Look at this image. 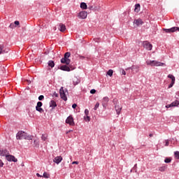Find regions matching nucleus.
I'll return each instance as SVG.
<instances>
[{
  "label": "nucleus",
  "mask_w": 179,
  "mask_h": 179,
  "mask_svg": "<svg viewBox=\"0 0 179 179\" xmlns=\"http://www.w3.org/2000/svg\"><path fill=\"white\" fill-rule=\"evenodd\" d=\"M16 138L19 141H22V139H26L27 141H31L33 139V136L30 135H27V134L23 131H18L16 135Z\"/></svg>",
  "instance_id": "1"
},
{
  "label": "nucleus",
  "mask_w": 179,
  "mask_h": 179,
  "mask_svg": "<svg viewBox=\"0 0 179 179\" xmlns=\"http://www.w3.org/2000/svg\"><path fill=\"white\" fill-rule=\"evenodd\" d=\"M69 57H71V52H66L64 54V57L61 59V63L66 64V65H69L71 64V59H69Z\"/></svg>",
  "instance_id": "2"
},
{
  "label": "nucleus",
  "mask_w": 179,
  "mask_h": 179,
  "mask_svg": "<svg viewBox=\"0 0 179 179\" xmlns=\"http://www.w3.org/2000/svg\"><path fill=\"white\" fill-rule=\"evenodd\" d=\"M147 65H150V66H164L166 64L164 63L157 62L156 60L152 61H147L146 62Z\"/></svg>",
  "instance_id": "3"
},
{
  "label": "nucleus",
  "mask_w": 179,
  "mask_h": 179,
  "mask_svg": "<svg viewBox=\"0 0 179 179\" xmlns=\"http://www.w3.org/2000/svg\"><path fill=\"white\" fill-rule=\"evenodd\" d=\"M59 94L61 99L64 100V101H66L68 100V98L66 97V94H65V90H64V87H62L59 90Z\"/></svg>",
  "instance_id": "4"
},
{
  "label": "nucleus",
  "mask_w": 179,
  "mask_h": 179,
  "mask_svg": "<svg viewBox=\"0 0 179 179\" xmlns=\"http://www.w3.org/2000/svg\"><path fill=\"white\" fill-rule=\"evenodd\" d=\"M41 107H43V103L41 101H38L36 106V111H38V113H44V109L42 108Z\"/></svg>",
  "instance_id": "5"
},
{
  "label": "nucleus",
  "mask_w": 179,
  "mask_h": 179,
  "mask_svg": "<svg viewBox=\"0 0 179 179\" xmlns=\"http://www.w3.org/2000/svg\"><path fill=\"white\" fill-rule=\"evenodd\" d=\"M66 123L69 124V125L71 127H73L75 125V122H73V117H72V115L69 116L66 120Z\"/></svg>",
  "instance_id": "6"
},
{
  "label": "nucleus",
  "mask_w": 179,
  "mask_h": 179,
  "mask_svg": "<svg viewBox=\"0 0 179 179\" xmlns=\"http://www.w3.org/2000/svg\"><path fill=\"white\" fill-rule=\"evenodd\" d=\"M6 159L8 160V162H14V163L17 162V159H16V157H15L13 155H6Z\"/></svg>",
  "instance_id": "7"
},
{
  "label": "nucleus",
  "mask_w": 179,
  "mask_h": 179,
  "mask_svg": "<svg viewBox=\"0 0 179 179\" xmlns=\"http://www.w3.org/2000/svg\"><path fill=\"white\" fill-rule=\"evenodd\" d=\"M168 78H169V79H171V84L169 85V89L173 87V86H174V83H176V77H174V76L169 74L168 75Z\"/></svg>",
  "instance_id": "8"
},
{
  "label": "nucleus",
  "mask_w": 179,
  "mask_h": 179,
  "mask_svg": "<svg viewBox=\"0 0 179 179\" xmlns=\"http://www.w3.org/2000/svg\"><path fill=\"white\" fill-rule=\"evenodd\" d=\"M78 19H86L87 17V12L86 11H80L78 14Z\"/></svg>",
  "instance_id": "9"
},
{
  "label": "nucleus",
  "mask_w": 179,
  "mask_h": 179,
  "mask_svg": "<svg viewBox=\"0 0 179 179\" xmlns=\"http://www.w3.org/2000/svg\"><path fill=\"white\" fill-rule=\"evenodd\" d=\"M143 45L144 47V48H145L146 50H148V51H151L152 48V44H150L149 42L148 41H144L143 43Z\"/></svg>",
  "instance_id": "10"
},
{
  "label": "nucleus",
  "mask_w": 179,
  "mask_h": 179,
  "mask_svg": "<svg viewBox=\"0 0 179 179\" xmlns=\"http://www.w3.org/2000/svg\"><path fill=\"white\" fill-rule=\"evenodd\" d=\"M178 27H173L171 29H164V31L166 33H174V31H177Z\"/></svg>",
  "instance_id": "11"
},
{
  "label": "nucleus",
  "mask_w": 179,
  "mask_h": 179,
  "mask_svg": "<svg viewBox=\"0 0 179 179\" xmlns=\"http://www.w3.org/2000/svg\"><path fill=\"white\" fill-rule=\"evenodd\" d=\"M129 69H131L133 72H135L136 73H138L139 72V66H132L131 67L126 69V71H129Z\"/></svg>",
  "instance_id": "12"
},
{
  "label": "nucleus",
  "mask_w": 179,
  "mask_h": 179,
  "mask_svg": "<svg viewBox=\"0 0 179 179\" xmlns=\"http://www.w3.org/2000/svg\"><path fill=\"white\" fill-rule=\"evenodd\" d=\"M108 101H110V99H108V97L107 96L103 97V99H102L103 107H107V104Z\"/></svg>",
  "instance_id": "13"
},
{
  "label": "nucleus",
  "mask_w": 179,
  "mask_h": 179,
  "mask_svg": "<svg viewBox=\"0 0 179 179\" xmlns=\"http://www.w3.org/2000/svg\"><path fill=\"white\" fill-rule=\"evenodd\" d=\"M54 163H56V164H59L61 162H62V157L58 156L55 157L53 159Z\"/></svg>",
  "instance_id": "14"
},
{
  "label": "nucleus",
  "mask_w": 179,
  "mask_h": 179,
  "mask_svg": "<svg viewBox=\"0 0 179 179\" xmlns=\"http://www.w3.org/2000/svg\"><path fill=\"white\" fill-rule=\"evenodd\" d=\"M134 23L136 26H141V24H143V21L142 20V19L138 18L137 20H135Z\"/></svg>",
  "instance_id": "15"
},
{
  "label": "nucleus",
  "mask_w": 179,
  "mask_h": 179,
  "mask_svg": "<svg viewBox=\"0 0 179 179\" xmlns=\"http://www.w3.org/2000/svg\"><path fill=\"white\" fill-rule=\"evenodd\" d=\"M115 110H116V113H117V115H120V113H121V110H122V107L119 106V105H116L115 106Z\"/></svg>",
  "instance_id": "16"
},
{
  "label": "nucleus",
  "mask_w": 179,
  "mask_h": 179,
  "mask_svg": "<svg viewBox=\"0 0 179 179\" xmlns=\"http://www.w3.org/2000/svg\"><path fill=\"white\" fill-rule=\"evenodd\" d=\"M7 155H9L8 150H0V156H6Z\"/></svg>",
  "instance_id": "17"
},
{
  "label": "nucleus",
  "mask_w": 179,
  "mask_h": 179,
  "mask_svg": "<svg viewBox=\"0 0 179 179\" xmlns=\"http://www.w3.org/2000/svg\"><path fill=\"white\" fill-rule=\"evenodd\" d=\"M59 31H62V33H64V31H65L66 30V27L65 26V24H59Z\"/></svg>",
  "instance_id": "18"
},
{
  "label": "nucleus",
  "mask_w": 179,
  "mask_h": 179,
  "mask_svg": "<svg viewBox=\"0 0 179 179\" xmlns=\"http://www.w3.org/2000/svg\"><path fill=\"white\" fill-rule=\"evenodd\" d=\"M60 69L62 71H66L67 72H69V71H71V69L66 65L62 66L60 67Z\"/></svg>",
  "instance_id": "19"
},
{
  "label": "nucleus",
  "mask_w": 179,
  "mask_h": 179,
  "mask_svg": "<svg viewBox=\"0 0 179 179\" xmlns=\"http://www.w3.org/2000/svg\"><path fill=\"white\" fill-rule=\"evenodd\" d=\"M140 10H141V4H139V3L136 4L134 12H136V13H139Z\"/></svg>",
  "instance_id": "20"
},
{
  "label": "nucleus",
  "mask_w": 179,
  "mask_h": 179,
  "mask_svg": "<svg viewBox=\"0 0 179 179\" xmlns=\"http://www.w3.org/2000/svg\"><path fill=\"white\" fill-rule=\"evenodd\" d=\"M8 50H3V45H0V54H5Z\"/></svg>",
  "instance_id": "21"
},
{
  "label": "nucleus",
  "mask_w": 179,
  "mask_h": 179,
  "mask_svg": "<svg viewBox=\"0 0 179 179\" xmlns=\"http://www.w3.org/2000/svg\"><path fill=\"white\" fill-rule=\"evenodd\" d=\"M48 64V66H50V68H54V66H55V64L52 60H50Z\"/></svg>",
  "instance_id": "22"
},
{
  "label": "nucleus",
  "mask_w": 179,
  "mask_h": 179,
  "mask_svg": "<svg viewBox=\"0 0 179 179\" xmlns=\"http://www.w3.org/2000/svg\"><path fill=\"white\" fill-rule=\"evenodd\" d=\"M172 107H178L179 106V101L178 100L172 102L171 103Z\"/></svg>",
  "instance_id": "23"
},
{
  "label": "nucleus",
  "mask_w": 179,
  "mask_h": 179,
  "mask_svg": "<svg viewBox=\"0 0 179 179\" xmlns=\"http://www.w3.org/2000/svg\"><path fill=\"white\" fill-rule=\"evenodd\" d=\"M80 8L81 9H87V5L86 4V3L83 2L80 3Z\"/></svg>",
  "instance_id": "24"
},
{
  "label": "nucleus",
  "mask_w": 179,
  "mask_h": 179,
  "mask_svg": "<svg viewBox=\"0 0 179 179\" xmlns=\"http://www.w3.org/2000/svg\"><path fill=\"white\" fill-rule=\"evenodd\" d=\"M50 107H57V102H55V101H51L50 103Z\"/></svg>",
  "instance_id": "25"
},
{
  "label": "nucleus",
  "mask_w": 179,
  "mask_h": 179,
  "mask_svg": "<svg viewBox=\"0 0 179 179\" xmlns=\"http://www.w3.org/2000/svg\"><path fill=\"white\" fill-rule=\"evenodd\" d=\"M73 85H76L79 84L80 80H79V79H78L77 78H74L73 80Z\"/></svg>",
  "instance_id": "26"
},
{
  "label": "nucleus",
  "mask_w": 179,
  "mask_h": 179,
  "mask_svg": "<svg viewBox=\"0 0 179 179\" xmlns=\"http://www.w3.org/2000/svg\"><path fill=\"white\" fill-rule=\"evenodd\" d=\"M113 73H114V71H113V69H110L107 72V75H108V76H110V77L113 76Z\"/></svg>",
  "instance_id": "27"
},
{
  "label": "nucleus",
  "mask_w": 179,
  "mask_h": 179,
  "mask_svg": "<svg viewBox=\"0 0 179 179\" xmlns=\"http://www.w3.org/2000/svg\"><path fill=\"white\" fill-rule=\"evenodd\" d=\"M41 138H42V141H47V139L48 138V134H43Z\"/></svg>",
  "instance_id": "28"
},
{
  "label": "nucleus",
  "mask_w": 179,
  "mask_h": 179,
  "mask_svg": "<svg viewBox=\"0 0 179 179\" xmlns=\"http://www.w3.org/2000/svg\"><path fill=\"white\" fill-rule=\"evenodd\" d=\"M34 143L36 148H38L40 146V143H38V140H34Z\"/></svg>",
  "instance_id": "29"
},
{
  "label": "nucleus",
  "mask_w": 179,
  "mask_h": 179,
  "mask_svg": "<svg viewBox=\"0 0 179 179\" xmlns=\"http://www.w3.org/2000/svg\"><path fill=\"white\" fill-rule=\"evenodd\" d=\"M85 121H87V122H90V117L89 115H85L84 117Z\"/></svg>",
  "instance_id": "30"
},
{
  "label": "nucleus",
  "mask_w": 179,
  "mask_h": 179,
  "mask_svg": "<svg viewBox=\"0 0 179 179\" xmlns=\"http://www.w3.org/2000/svg\"><path fill=\"white\" fill-rule=\"evenodd\" d=\"M42 177H44V178H50V174L47 173V172H44Z\"/></svg>",
  "instance_id": "31"
},
{
  "label": "nucleus",
  "mask_w": 179,
  "mask_h": 179,
  "mask_svg": "<svg viewBox=\"0 0 179 179\" xmlns=\"http://www.w3.org/2000/svg\"><path fill=\"white\" fill-rule=\"evenodd\" d=\"M165 163H171V158H166L164 159Z\"/></svg>",
  "instance_id": "32"
},
{
  "label": "nucleus",
  "mask_w": 179,
  "mask_h": 179,
  "mask_svg": "<svg viewBox=\"0 0 179 179\" xmlns=\"http://www.w3.org/2000/svg\"><path fill=\"white\" fill-rule=\"evenodd\" d=\"M159 171H166V166H161L159 168Z\"/></svg>",
  "instance_id": "33"
},
{
  "label": "nucleus",
  "mask_w": 179,
  "mask_h": 179,
  "mask_svg": "<svg viewBox=\"0 0 179 179\" xmlns=\"http://www.w3.org/2000/svg\"><path fill=\"white\" fill-rule=\"evenodd\" d=\"M174 155H175V157L176 159H179V152L178 151H176L174 152Z\"/></svg>",
  "instance_id": "34"
},
{
  "label": "nucleus",
  "mask_w": 179,
  "mask_h": 179,
  "mask_svg": "<svg viewBox=\"0 0 179 179\" xmlns=\"http://www.w3.org/2000/svg\"><path fill=\"white\" fill-rule=\"evenodd\" d=\"M100 106V103L97 102L94 108V110H97V108Z\"/></svg>",
  "instance_id": "35"
},
{
  "label": "nucleus",
  "mask_w": 179,
  "mask_h": 179,
  "mask_svg": "<svg viewBox=\"0 0 179 179\" xmlns=\"http://www.w3.org/2000/svg\"><path fill=\"white\" fill-rule=\"evenodd\" d=\"M38 100L41 101V100H44V95H40L38 96Z\"/></svg>",
  "instance_id": "36"
},
{
  "label": "nucleus",
  "mask_w": 179,
  "mask_h": 179,
  "mask_svg": "<svg viewBox=\"0 0 179 179\" xmlns=\"http://www.w3.org/2000/svg\"><path fill=\"white\" fill-rule=\"evenodd\" d=\"M90 93H91V94H94V93H96V90H94V89L91 90Z\"/></svg>",
  "instance_id": "37"
},
{
  "label": "nucleus",
  "mask_w": 179,
  "mask_h": 179,
  "mask_svg": "<svg viewBox=\"0 0 179 179\" xmlns=\"http://www.w3.org/2000/svg\"><path fill=\"white\" fill-rule=\"evenodd\" d=\"M85 115H89V110L88 109L85 110Z\"/></svg>",
  "instance_id": "38"
},
{
  "label": "nucleus",
  "mask_w": 179,
  "mask_h": 179,
  "mask_svg": "<svg viewBox=\"0 0 179 179\" xmlns=\"http://www.w3.org/2000/svg\"><path fill=\"white\" fill-rule=\"evenodd\" d=\"M3 162L0 159V167H3Z\"/></svg>",
  "instance_id": "39"
},
{
  "label": "nucleus",
  "mask_w": 179,
  "mask_h": 179,
  "mask_svg": "<svg viewBox=\"0 0 179 179\" xmlns=\"http://www.w3.org/2000/svg\"><path fill=\"white\" fill-rule=\"evenodd\" d=\"M14 23L16 26H19V24H20V22H19V21H15Z\"/></svg>",
  "instance_id": "40"
},
{
  "label": "nucleus",
  "mask_w": 179,
  "mask_h": 179,
  "mask_svg": "<svg viewBox=\"0 0 179 179\" xmlns=\"http://www.w3.org/2000/svg\"><path fill=\"white\" fill-rule=\"evenodd\" d=\"M169 140H166L165 146H169Z\"/></svg>",
  "instance_id": "41"
},
{
  "label": "nucleus",
  "mask_w": 179,
  "mask_h": 179,
  "mask_svg": "<svg viewBox=\"0 0 179 179\" xmlns=\"http://www.w3.org/2000/svg\"><path fill=\"white\" fill-rule=\"evenodd\" d=\"M76 107H78V105H77L76 103H73V104L72 105V108H76Z\"/></svg>",
  "instance_id": "42"
},
{
  "label": "nucleus",
  "mask_w": 179,
  "mask_h": 179,
  "mask_svg": "<svg viewBox=\"0 0 179 179\" xmlns=\"http://www.w3.org/2000/svg\"><path fill=\"white\" fill-rule=\"evenodd\" d=\"M170 107H173L171 103L166 106V108H170Z\"/></svg>",
  "instance_id": "43"
},
{
  "label": "nucleus",
  "mask_w": 179,
  "mask_h": 179,
  "mask_svg": "<svg viewBox=\"0 0 179 179\" xmlns=\"http://www.w3.org/2000/svg\"><path fill=\"white\" fill-rule=\"evenodd\" d=\"M72 164H79V162L74 161L72 162Z\"/></svg>",
  "instance_id": "44"
},
{
  "label": "nucleus",
  "mask_w": 179,
  "mask_h": 179,
  "mask_svg": "<svg viewBox=\"0 0 179 179\" xmlns=\"http://www.w3.org/2000/svg\"><path fill=\"white\" fill-rule=\"evenodd\" d=\"M122 75H127V73L124 71V69L122 70Z\"/></svg>",
  "instance_id": "45"
},
{
  "label": "nucleus",
  "mask_w": 179,
  "mask_h": 179,
  "mask_svg": "<svg viewBox=\"0 0 179 179\" xmlns=\"http://www.w3.org/2000/svg\"><path fill=\"white\" fill-rule=\"evenodd\" d=\"M37 177H43V176L40 175V173H36Z\"/></svg>",
  "instance_id": "46"
},
{
  "label": "nucleus",
  "mask_w": 179,
  "mask_h": 179,
  "mask_svg": "<svg viewBox=\"0 0 179 179\" xmlns=\"http://www.w3.org/2000/svg\"><path fill=\"white\" fill-rule=\"evenodd\" d=\"M27 82L28 85H30V83H31V81H30L29 80H27Z\"/></svg>",
  "instance_id": "47"
},
{
  "label": "nucleus",
  "mask_w": 179,
  "mask_h": 179,
  "mask_svg": "<svg viewBox=\"0 0 179 179\" xmlns=\"http://www.w3.org/2000/svg\"><path fill=\"white\" fill-rule=\"evenodd\" d=\"M10 27L11 29H13V24H10Z\"/></svg>",
  "instance_id": "48"
},
{
  "label": "nucleus",
  "mask_w": 179,
  "mask_h": 179,
  "mask_svg": "<svg viewBox=\"0 0 179 179\" xmlns=\"http://www.w3.org/2000/svg\"><path fill=\"white\" fill-rule=\"evenodd\" d=\"M1 69H2V71H3V69H5V67L1 66Z\"/></svg>",
  "instance_id": "49"
},
{
  "label": "nucleus",
  "mask_w": 179,
  "mask_h": 179,
  "mask_svg": "<svg viewBox=\"0 0 179 179\" xmlns=\"http://www.w3.org/2000/svg\"><path fill=\"white\" fill-rule=\"evenodd\" d=\"M55 97H58V94L55 93Z\"/></svg>",
  "instance_id": "50"
},
{
  "label": "nucleus",
  "mask_w": 179,
  "mask_h": 179,
  "mask_svg": "<svg viewBox=\"0 0 179 179\" xmlns=\"http://www.w3.org/2000/svg\"><path fill=\"white\" fill-rule=\"evenodd\" d=\"M149 136L150 138H152V136H153V134H150Z\"/></svg>",
  "instance_id": "51"
},
{
  "label": "nucleus",
  "mask_w": 179,
  "mask_h": 179,
  "mask_svg": "<svg viewBox=\"0 0 179 179\" xmlns=\"http://www.w3.org/2000/svg\"><path fill=\"white\" fill-rule=\"evenodd\" d=\"M69 132H71V131H69L67 132V134H69Z\"/></svg>",
  "instance_id": "52"
},
{
  "label": "nucleus",
  "mask_w": 179,
  "mask_h": 179,
  "mask_svg": "<svg viewBox=\"0 0 179 179\" xmlns=\"http://www.w3.org/2000/svg\"><path fill=\"white\" fill-rule=\"evenodd\" d=\"M125 1H128V0H125Z\"/></svg>",
  "instance_id": "53"
}]
</instances>
